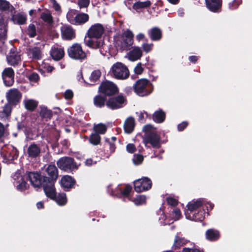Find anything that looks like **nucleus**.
<instances>
[{
  "instance_id": "obj_44",
  "label": "nucleus",
  "mask_w": 252,
  "mask_h": 252,
  "mask_svg": "<svg viewBox=\"0 0 252 252\" xmlns=\"http://www.w3.org/2000/svg\"><path fill=\"white\" fill-rule=\"evenodd\" d=\"M132 201L136 205H140L145 204L146 201V197L144 195H137L135 197L132 199Z\"/></svg>"
},
{
  "instance_id": "obj_35",
  "label": "nucleus",
  "mask_w": 252,
  "mask_h": 252,
  "mask_svg": "<svg viewBox=\"0 0 252 252\" xmlns=\"http://www.w3.org/2000/svg\"><path fill=\"white\" fill-rule=\"evenodd\" d=\"M13 107L15 106L8 102L5 103L3 107V110L0 111V118H7L10 116Z\"/></svg>"
},
{
  "instance_id": "obj_62",
  "label": "nucleus",
  "mask_w": 252,
  "mask_h": 252,
  "mask_svg": "<svg viewBox=\"0 0 252 252\" xmlns=\"http://www.w3.org/2000/svg\"><path fill=\"white\" fill-rule=\"evenodd\" d=\"M73 96V92L70 90H67L64 93V97L66 99H70Z\"/></svg>"
},
{
  "instance_id": "obj_14",
  "label": "nucleus",
  "mask_w": 252,
  "mask_h": 252,
  "mask_svg": "<svg viewBox=\"0 0 252 252\" xmlns=\"http://www.w3.org/2000/svg\"><path fill=\"white\" fill-rule=\"evenodd\" d=\"M61 36L65 40H71L76 37L75 30L69 25H64L61 27Z\"/></svg>"
},
{
  "instance_id": "obj_42",
  "label": "nucleus",
  "mask_w": 252,
  "mask_h": 252,
  "mask_svg": "<svg viewBox=\"0 0 252 252\" xmlns=\"http://www.w3.org/2000/svg\"><path fill=\"white\" fill-rule=\"evenodd\" d=\"M117 140V138L115 136L111 137V140L109 138H105V142L109 145L110 154L114 153L116 148L115 142Z\"/></svg>"
},
{
  "instance_id": "obj_10",
  "label": "nucleus",
  "mask_w": 252,
  "mask_h": 252,
  "mask_svg": "<svg viewBox=\"0 0 252 252\" xmlns=\"http://www.w3.org/2000/svg\"><path fill=\"white\" fill-rule=\"evenodd\" d=\"M6 98L7 102L13 106H16L20 102L22 94L18 89H10L6 93Z\"/></svg>"
},
{
  "instance_id": "obj_64",
  "label": "nucleus",
  "mask_w": 252,
  "mask_h": 252,
  "mask_svg": "<svg viewBox=\"0 0 252 252\" xmlns=\"http://www.w3.org/2000/svg\"><path fill=\"white\" fill-rule=\"evenodd\" d=\"M53 7H54V9L56 11H59L61 10V7L60 4L57 2L56 0H53Z\"/></svg>"
},
{
  "instance_id": "obj_15",
  "label": "nucleus",
  "mask_w": 252,
  "mask_h": 252,
  "mask_svg": "<svg viewBox=\"0 0 252 252\" xmlns=\"http://www.w3.org/2000/svg\"><path fill=\"white\" fill-rule=\"evenodd\" d=\"M14 71L11 67L4 68L2 72V77L5 86H11L14 82Z\"/></svg>"
},
{
  "instance_id": "obj_56",
  "label": "nucleus",
  "mask_w": 252,
  "mask_h": 252,
  "mask_svg": "<svg viewBox=\"0 0 252 252\" xmlns=\"http://www.w3.org/2000/svg\"><path fill=\"white\" fill-rule=\"evenodd\" d=\"M168 204L173 207H175L178 205V201L177 199L171 197H167L166 199Z\"/></svg>"
},
{
  "instance_id": "obj_48",
  "label": "nucleus",
  "mask_w": 252,
  "mask_h": 252,
  "mask_svg": "<svg viewBox=\"0 0 252 252\" xmlns=\"http://www.w3.org/2000/svg\"><path fill=\"white\" fill-rule=\"evenodd\" d=\"M17 184H18L16 186V189L17 190L22 191L27 189V183L25 181L24 179L21 180L20 182H17Z\"/></svg>"
},
{
  "instance_id": "obj_16",
  "label": "nucleus",
  "mask_w": 252,
  "mask_h": 252,
  "mask_svg": "<svg viewBox=\"0 0 252 252\" xmlns=\"http://www.w3.org/2000/svg\"><path fill=\"white\" fill-rule=\"evenodd\" d=\"M76 183L74 178L69 175H64L61 180V187L65 191H68L71 189L74 188Z\"/></svg>"
},
{
  "instance_id": "obj_29",
  "label": "nucleus",
  "mask_w": 252,
  "mask_h": 252,
  "mask_svg": "<svg viewBox=\"0 0 252 252\" xmlns=\"http://www.w3.org/2000/svg\"><path fill=\"white\" fill-rule=\"evenodd\" d=\"M206 239L210 241H216L220 237V232L216 229H208L205 233Z\"/></svg>"
},
{
  "instance_id": "obj_45",
  "label": "nucleus",
  "mask_w": 252,
  "mask_h": 252,
  "mask_svg": "<svg viewBox=\"0 0 252 252\" xmlns=\"http://www.w3.org/2000/svg\"><path fill=\"white\" fill-rule=\"evenodd\" d=\"M101 73L99 70L93 71L90 77V81L91 83H94L97 81L100 77Z\"/></svg>"
},
{
  "instance_id": "obj_6",
  "label": "nucleus",
  "mask_w": 252,
  "mask_h": 252,
  "mask_svg": "<svg viewBox=\"0 0 252 252\" xmlns=\"http://www.w3.org/2000/svg\"><path fill=\"white\" fill-rule=\"evenodd\" d=\"M67 53L69 57L73 60L82 61L87 58L86 53L79 43H73L68 48Z\"/></svg>"
},
{
  "instance_id": "obj_46",
  "label": "nucleus",
  "mask_w": 252,
  "mask_h": 252,
  "mask_svg": "<svg viewBox=\"0 0 252 252\" xmlns=\"http://www.w3.org/2000/svg\"><path fill=\"white\" fill-rule=\"evenodd\" d=\"M76 14V10L74 9L70 10L66 14V18L67 21L71 24L74 25Z\"/></svg>"
},
{
  "instance_id": "obj_21",
  "label": "nucleus",
  "mask_w": 252,
  "mask_h": 252,
  "mask_svg": "<svg viewBox=\"0 0 252 252\" xmlns=\"http://www.w3.org/2000/svg\"><path fill=\"white\" fill-rule=\"evenodd\" d=\"M205 215V211L204 209H200L197 213H194L192 212V213H189L188 216L186 215V217L191 220L201 222L204 220Z\"/></svg>"
},
{
  "instance_id": "obj_49",
  "label": "nucleus",
  "mask_w": 252,
  "mask_h": 252,
  "mask_svg": "<svg viewBox=\"0 0 252 252\" xmlns=\"http://www.w3.org/2000/svg\"><path fill=\"white\" fill-rule=\"evenodd\" d=\"M143 157L140 154L134 155L133 158V163L136 165L141 164L143 161Z\"/></svg>"
},
{
  "instance_id": "obj_5",
  "label": "nucleus",
  "mask_w": 252,
  "mask_h": 252,
  "mask_svg": "<svg viewBox=\"0 0 252 252\" xmlns=\"http://www.w3.org/2000/svg\"><path fill=\"white\" fill-rule=\"evenodd\" d=\"M110 72L111 75L118 79H126L129 75L127 67L120 62L114 63L111 68Z\"/></svg>"
},
{
  "instance_id": "obj_39",
  "label": "nucleus",
  "mask_w": 252,
  "mask_h": 252,
  "mask_svg": "<svg viewBox=\"0 0 252 252\" xmlns=\"http://www.w3.org/2000/svg\"><path fill=\"white\" fill-rule=\"evenodd\" d=\"M101 139L99 135L94 132L90 135L89 141L92 145L96 146L100 144Z\"/></svg>"
},
{
  "instance_id": "obj_33",
  "label": "nucleus",
  "mask_w": 252,
  "mask_h": 252,
  "mask_svg": "<svg viewBox=\"0 0 252 252\" xmlns=\"http://www.w3.org/2000/svg\"><path fill=\"white\" fill-rule=\"evenodd\" d=\"M203 205V203L201 199L196 200H193L191 202L188 203L187 207L188 210L189 211V213H192L197 209L200 208Z\"/></svg>"
},
{
  "instance_id": "obj_57",
  "label": "nucleus",
  "mask_w": 252,
  "mask_h": 252,
  "mask_svg": "<svg viewBox=\"0 0 252 252\" xmlns=\"http://www.w3.org/2000/svg\"><path fill=\"white\" fill-rule=\"evenodd\" d=\"M0 30H3V33L6 32V30L4 25V20L2 14H0Z\"/></svg>"
},
{
  "instance_id": "obj_61",
  "label": "nucleus",
  "mask_w": 252,
  "mask_h": 252,
  "mask_svg": "<svg viewBox=\"0 0 252 252\" xmlns=\"http://www.w3.org/2000/svg\"><path fill=\"white\" fill-rule=\"evenodd\" d=\"M153 126L150 125H147L143 127V131L145 132V134L146 135L147 133H154V131H152Z\"/></svg>"
},
{
  "instance_id": "obj_22",
  "label": "nucleus",
  "mask_w": 252,
  "mask_h": 252,
  "mask_svg": "<svg viewBox=\"0 0 252 252\" xmlns=\"http://www.w3.org/2000/svg\"><path fill=\"white\" fill-rule=\"evenodd\" d=\"M133 37L134 35L132 32L129 30H126L123 33L122 37L126 47H129L132 45Z\"/></svg>"
},
{
  "instance_id": "obj_63",
  "label": "nucleus",
  "mask_w": 252,
  "mask_h": 252,
  "mask_svg": "<svg viewBox=\"0 0 252 252\" xmlns=\"http://www.w3.org/2000/svg\"><path fill=\"white\" fill-rule=\"evenodd\" d=\"M182 252H201L197 249H190L188 248H184Z\"/></svg>"
},
{
  "instance_id": "obj_41",
  "label": "nucleus",
  "mask_w": 252,
  "mask_h": 252,
  "mask_svg": "<svg viewBox=\"0 0 252 252\" xmlns=\"http://www.w3.org/2000/svg\"><path fill=\"white\" fill-rule=\"evenodd\" d=\"M38 103L35 100L30 99L25 102L26 109L30 111H34L37 107Z\"/></svg>"
},
{
  "instance_id": "obj_36",
  "label": "nucleus",
  "mask_w": 252,
  "mask_h": 252,
  "mask_svg": "<svg viewBox=\"0 0 252 252\" xmlns=\"http://www.w3.org/2000/svg\"><path fill=\"white\" fill-rule=\"evenodd\" d=\"M151 4L152 3L150 0L145 1H138L133 4L132 7L134 10L137 11L139 9L149 8L151 6Z\"/></svg>"
},
{
  "instance_id": "obj_54",
  "label": "nucleus",
  "mask_w": 252,
  "mask_h": 252,
  "mask_svg": "<svg viewBox=\"0 0 252 252\" xmlns=\"http://www.w3.org/2000/svg\"><path fill=\"white\" fill-rule=\"evenodd\" d=\"M13 178L15 183L18 182L24 179V177L21 175L20 171H17L13 176Z\"/></svg>"
},
{
  "instance_id": "obj_8",
  "label": "nucleus",
  "mask_w": 252,
  "mask_h": 252,
  "mask_svg": "<svg viewBox=\"0 0 252 252\" xmlns=\"http://www.w3.org/2000/svg\"><path fill=\"white\" fill-rule=\"evenodd\" d=\"M119 88L114 83L106 81L102 82L98 88V92L105 96L110 97L119 93Z\"/></svg>"
},
{
  "instance_id": "obj_31",
  "label": "nucleus",
  "mask_w": 252,
  "mask_h": 252,
  "mask_svg": "<svg viewBox=\"0 0 252 252\" xmlns=\"http://www.w3.org/2000/svg\"><path fill=\"white\" fill-rule=\"evenodd\" d=\"M89 20V16L88 14L79 13L75 15L74 25H81L85 24Z\"/></svg>"
},
{
  "instance_id": "obj_18",
  "label": "nucleus",
  "mask_w": 252,
  "mask_h": 252,
  "mask_svg": "<svg viewBox=\"0 0 252 252\" xmlns=\"http://www.w3.org/2000/svg\"><path fill=\"white\" fill-rule=\"evenodd\" d=\"M28 55L34 60H40L42 59L43 54L41 47L38 46H30L27 49Z\"/></svg>"
},
{
  "instance_id": "obj_4",
  "label": "nucleus",
  "mask_w": 252,
  "mask_h": 252,
  "mask_svg": "<svg viewBox=\"0 0 252 252\" xmlns=\"http://www.w3.org/2000/svg\"><path fill=\"white\" fill-rule=\"evenodd\" d=\"M58 167L62 170L69 173L78 169L76 162L73 158L64 157L60 158L57 162Z\"/></svg>"
},
{
  "instance_id": "obj_51",
  "label": "nucleus",
  "mask_w": 252,
  "mask_h": 252,
  "mask_svg": "<svg viewBox=\"0 0 252 252\" xmlns=\"http://www.w3.org/2000/svg\"><path fill=\"white\" fill-rule=\"evenodd\" d=\"M29 80L31 82L36 83L39 80V75L35 72H33L30 74L28 77Z\"/></svg>"
},
{
  "instance_id": "obj_26",
  "label": "nucleus",
  "mask_w": 252,
  "mask_h": 252,
  "mask_svg": "<svg viewBox=\"0 0 252 252\" xmlns=\"http://www.w3.org/2000/svg\"><path fill=\"white\" fill-rule=\"evenodd\" d=\"M19 156L18 150L14 147L11 146V148H8L6 153L4 155V158L9 161H13L16 159Z\"/></svg>"
},
{
  "instance_id": "obj_2",
  "label": "nucleus",
  "mask_w": 252,
  "mask_h": 252,
  "mask_svg": "<svg viewBox=\"0 0 252 252\" xmlns=\"http://www.w3.org/2000/svg\"><path fill=\"white\" fill-rule=\"evenodd\" d=\"M46 174L43 175V183H46L50 191L52 192V187H55L59 174L58 170L54 164H49L45 170Z\"/></svg>"
},
{
  "instance_id": "obj_25",
  "label": "nucleus",
  "mask_w": 252,
  "mask_h": 252,
  "mask_svg": "<svg viewBox=\"0 0 252 252\" xmlns=\"http://www.w3.org/2000/svg\"><path fill=\"white\" fill-rule=\"evenodd\" d=\"M107 99L105 95H102L100 94H97L94 98V104L97 108H103L105 105L107 106Z\"/></svg>"
},
{
  "instance_id": "obj_32",
  "label": "nucleus",
  "mask_w": 252,
  "mask_h": 252,
  "mask_svg": "<svg viewBox=\"0 0 252 252\" xmlns=\"http://www.w3.org/2000/svg\"><path fill=\"white\" fill-rule=\"evenodd\" d=\"M189 241L184 237H180L176 235L175 237L174 244L172 249L176 250L180 249L181 247L184 246L188 243Z\"/></svg>"
},
{
  "instance_id": "obj_20",
  "label": "nucleus",
  "mask_w": 252,
  "mask_h": 252,
  "mask_svg": "<svg viewBox=\"0 0 252 252\" xmlns=\"http://www.w3.org/2000/svg\"><path fill=\"white\" fill-rule=\"evenodd\" d=\"M41 149L39 146L34 143L31 144L28 148L27 153L30 158H34L40 156Z\"/></svg>"
},
{
  "instance_id": "obj_55",
  "label": "nucleus",
  "mask_w": 252,
  "mask_h": 252,
  "mask_svg": "<svg viewBox=\"0 0 252 252\" xmlns=\"http://www.w3.org/2000/svg\"><path fill=\"white\" fill-rule=\"evenodd\" d=\"M153 44L144 43L142 44V48L143 51L146 53L150 52L153 49Z\"/></svg>"
},
{
  "instance_id": "obj_23",
  "label": "nucleus",
  "mask_w": 252,
  "mask_h": 252,
  "mask_svg": "<svg viewBox=\"0 0 252 252\" xmlns=\"http://www.w3.org/2000/svg\"><path fill=\"white\" fill-rule=\"evenodd\" d=\"M135 122L134 118L129 117L125 121L124 124V131L126 133L130 134L134 130Z\"/></svg>"
},
{
  "instance_id": "obj_3",
  "label": "nucleus",
  "mask_w": 252,
  "mask_h": 252,
  "mask_svg": "<svg viewBox=\"0 0 252 252\" xmlns=\"http://www.w3.org/2000/svg\"><path fill=\"white\" fill-rule=\"evenodd\" d=\"M27 180L30 181L33 187L35 188L42 187L45 193H51L47 183H44L43 182V175L35 172H27Z\"/></svg>"
},
{
  "instance_id": "obj_34",
  "label": "nucleus",
  "mask_w": 252,
  "mask_h": 252,
  "mask_svg": "<svg viewBox=\"0 0 252 252\" xmlns=\"http://www.w3.org/2000/svg\"><path fill=\"white\" fill-rule=\"evenodd\" d=\"M6 58L8 63L13 66H15L21 63L20 55L18 54L9 55L7 56Z\"/></svg>"
},
{
  "instance_id": "obj_40",
  "label": "nucleus",
  "mask_w": 252,
  "mask_h": 252,
  "mask_svg": "<svg viewBox=\"0 0 252 252\" xmlns=\"http://www.w3.org/2000/svg\"><path fill=\"white\" fill-rule=\"evenodd\" d=\"M9 9H10L11 12L13 11H14V13L15 12L14 7L11 5L8 1L6 0H0V10L4 11Z\"/></svg>"
},
{
  "instance_id": "obj_7",
  "label": "nucleus",
  "mask_w": 252,
  "mask_h": 252,
  "mask_svg": "<svg viewBox=\"0 0 252 252\" xmlns=\"http://www.w3.org/2000/svg\"><path fill=\"white\" fill-rule=\"evenodd\" d=\"M127 104V99L123 94L109 97L107 101V107L111 110L123 108Z\"/></svg>"
},
{
  "instance_id": "obj_1",
  "label": "nucleus",
  "mask_w": 252,
  "mask_h": 252,
  "mask_svg": "<svg viewBox=\"0 0 252 252\" xmlns=\"http://www.w3.org/2000/svg\"><path fill=\"white\" fill-rule=\"evenodd\" d=\"M134 92L139 96L149 95L153 91V86L146 79H139L133 85Z\"/></svg>"
},
{
  "instance_id": "obj_52",
  "label": "nucleus",
  "mask_w": 252,
  "mask_h": 252,
  "mask_svg": "<svg viewBox=\"0 0 252 252\" xmlns=\"http://www.w3.org/2000/svg\"><path fill=\"white\" fill-rule=\"evenodd\" d=\"M90 0H78V5L80 9L87 8L90 4Z\"/></svg>"
},
{
  "instance_id": "obj_38",
  "label": "nucleus",
  "mask_w": 252,
  "mask_h": 252,
  "mask_svg": "<svg viewBox=\"0 0 252 252\" xmlns=\"http://www.w3.org/2000/svg\"><path fill=\"white\" fill-rule=\"evenodd\" d=\"M41 117L47 121L50 120L53 116V112L51 110L47 109V107H42L40 112Z\"/></svg>"
},
{
  "instance_id": "obj_30",
  "label": "nucleus",
  "mask_w": 252,
  "mask_h": 252,
  "mask_svg": "<svg viewBox=\"0 0 252 252\" xmlns=\"http://www.w3.org/2000/svg\"><path fill=\"white\" fill-rule=\"evenodd\" d=\"M165 113L160 109L155 111L152 116L153 120L157 123H163L165 121Z\"/></svg>"
},
{
  "instance_id": "obj_58",
  "label": "nucleus",
  "mask_w": 252,
  "mask_h": 252,
  "mask_svg": "<svg viewBox=\"0 0 252 252\" xmlns=\"http://www.w3.org/2000/svg\"><path fill=\"white\" fill-rule=\"evenodd\" d=\"M126 148L127 152L130 154L134 153L136 151L135 146L133 144H128L126 145Z\"/></svg>"
},
{
  "instance_id": "obj_9",
  "label": "nucleus",
  "mask_w": 252,
  "mask_h": 252,
  "mask_svg": "<svg viewBox=\"0 0 252 252\" xmlns=\"http://www.w3.org/2000/svg\"><path fill=\"white\" fill-rule=\"evenodd\" d=\"M133 184L134 190L137 192L148 190L152 188V186L151 180L147 177L134 181Z\"/></svg>"
},
{
  "instance_id": "obj_59",
  "label": "nucleus",
  "mask_w": 252,
  "mask_h": 252,
  "mask_svg": "<svg viewBox=\"0 0 252 252\" xmlns=\"http://www.w3.org/2000/svg\"><path fill=\"white\" fill-rule=\"evenodd\" d=\"M189 123L186 121H184L182 123L179 124L177 126L178 131H183L188 126Z\"/></svg>"
},
{
  "instance_id": "obj_11",
  "label": "nucleus",
  "mask_w": 252,
  "mask_h": 252,
  "mask_svg": "<svg viewBox=\"0 0 252 252\" xmlns=\"http://www.w3.org/2000/svg\"><path fill=\"white\" fill-rule=\"evenodd\" d=\"M145 144H150L153 148L159 149L160 146V137L156 132L147 133L144 135L143 139Z\"/></svg>"
},
{
  "instance_id": "obj_43",
  "label": "nucleus",
  "mask_w": 252,
  "mask_h": 252,
  "mask_svg": "<svg viewBox=\"0 0 252 252\" xmlns=\"http://www.w3.org/2000/svg\"><path fill=\"white\" fill-rule=\"evenodd\" d=\"M26 33L31 38L34 37L36 35L35 26L33 24H30L27 29Z\"/></svg>"
},
{
  "instance_id": "obj_17",
  "label": "nucleus",
  "mask_w": 252,
  "mask_h": 252,
  "mask_svg": "<svg viewBox=\"0 0 252 252\" xmlns=\"http://www.w3.org/2000/svg\"><path fill=\"white\" fill-rule=\"evenodd\" d=\"M206 7L211 12L218 13L221 11L222 0H205Z\"/></svg>"
},
{
  "instance_id": "obj_12",
  "label": "nucleus",
  "mask_w": 252,
  "mask_h": 252,
  "mask_svg": "<svg viewBox=\"0 0 252 252\" xmlns=\"http://www.w3.org/2000/svg\"><path fill=\"white\" fill-rule=\"evenodd\" d=\"M104 32V28L101 24H95L92 25L87 32L89 38H100Z\"/></svg>"
},
{
  "instance_id": "obj_50",
  "label": "nucleus",
  "mask_w": 252,
  "mask_h": 252,
  "mask_svg": "<svg viewBox=\"0 0 252 252\" xmlns=\"http://www.w3.org/2000/svg\"><path fill=\"white\" fill-rule=\"evenodd\" d=\"M242 2V0H234L232 2L229 3V7L231 10L235 9L241 4Z\"/></svg>"
},
{
  "instance_id": "obj_24",
  "label": "nucleus",
  "mask_w": 252,
  "mask_h": 252,
  "mask_svg": "<svg viewBox=\"0 0 252 252\" xmlns=\"http://www.w3.org/2000/svg\"><path fill=\"white\" fill-rule=\"evenodd\" d=\"M10 20L15 24L22 25L26 23L27 18L25 14L18 13L16 14H12Z\"/></svg>"
},
{
  "instance_id": "obj_27",
  "label": "nucleus",
  "mask_w": 252,
  "mask_h": 252,
  "mask_svg": "<svg viewBox=\"0 0 252 252\" xmlns=\"http://www.w3.org/2000/svg\"><path fill=\"white\" fill-rule=\"evenodd\" d=\"M50 55L52 59L56 61L61 60L64 55L63 49L53 47L50 51Z\"/></svg>"
},
{
  "instance_id": "obj_28",
  "label": "nucleus",
  "mask_w": 252,
  "mask_h": 252,
  "mask_svg": "<svg viewBox=\"0 0 252 252\" xmlns=\"http://www.w3.org/2000/svg\"><path fill=\"white\" fill-rule=\"evenodd\" d=\"M128 55V58L130 61H135L141 58L142 56V52L139 47H134Z\"/></svg>"
},
{
  "instance_id": "obj_47",
  "label": "nucleus",
  "mask_w": 252,
  "mask_h": 252,
  "mask_svg": "<svg viewBox=\"0 0 252 252\" xmlns=\"http://www.w3.org/2000/svg\"><path fill=\"white\" fill-rule=\"evenodd\" d=\"M40 18L45 22L48 24L53 23V17L50 13L42 12L41 14Z\"/></svg>"
},
{
  "instance_id": "obj_13",
  "label": "nucleus",
  "mask_w": 252,
  "mask_h": 252,
  "mask_svg": "<svg viewBox=\"0 0 252 252\" xmlns=\"http://www.w3.org/2000/svg\"><path fill=\"white\" fill-rule=\"evenodd\" d=\"M51 188L52 192H51L50 194L45 193L46 196L51 199L56 201L57 203L60 206L64 205L67 202L66 194L64 192H61L57 195L55 187H54Z\"/></svg>"
},
{
  "instance_id": "obj_37",
  "label": "nucleus",
  "mask_w": 252,
  "mask_h": 252,
  "mask_svg": "<svg viewBox=\"0 0 252 252\" xmlns=\"http://www.w3.org/2000/svg\"><path fill=\"white\" fill-rule=\"evenodd\" d=\"M106 126L102 123L94 124L93 126V130L94 133L98 134H104L107 131Z\"/></svg>"
},
{
  "instance_id": "obj_19",
  "label": "nucleus",
  "mask_w": 252,
  "mask_h": 252,
  "mask_svg": "<svg viewBox=\"0 0 252 252\" xmlns=\"http://www.w3.org/2000/svg\"><path fill=\"white\" fill-rule=\"evenodd\" d=\"M149 38L152 41H159L162 37L161 30L158 27H155L149 30L147 32Z\"/></svg>"
},
{
  "instance_id": "obj_53",
  "label": "nucleus",
  "mask_w": 252,
  "mask_h": 252,
  "mask_svg": "<svg viewBox=\"0 0 252 252\" xmlns=\"http://www.w3.org/2000/svg\"><path fill=\"white\" fill-rule=\"evenodd\" d=\"M131 190V186L130 185H127L126 186L125 188L122 190L121 193L125 197H128Z\"/></svg>"
},
{
  "instance_id": "obj_60",
  "label": "nucleus",
  "mask_w": 252,
  "mask_h": 252,
  "mask_svg": "<svg viewBox=\"0 0 252 252\" xmlns=\"http://www.w3.org/2000/svg\"><path fill=\"white\" fill-rule=\"evenodd\" d=\"M143 71V68L142 67L141 63H138L134 68V72L136 74H141Z\"/></svg>"
}]
</instances>
